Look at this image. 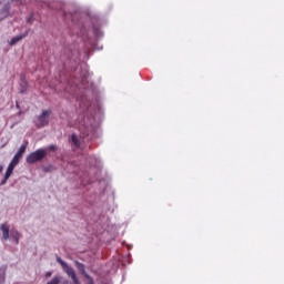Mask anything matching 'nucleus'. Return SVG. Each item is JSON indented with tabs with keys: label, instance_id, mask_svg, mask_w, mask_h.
<instances>
[{
	"label": "nucleus",
	"instance_id": "6ab92c4d",
	"mask_svg": "<svg viewBox=\"0 0 284 284\" xmlns=\"http://www.w3.org/2000/svg\"><path fill=\"white\" fill-rule=\"evenodd\" d=\"M30 21H32V17L28 18V23H30Z\"/></svg>",
	"mask_w": 284,
	"mask_h": 284
},
{
	"label": "nucleus",
	"instance_id": "9b49d317",
	"mask_svg": "<svg viewBox=\"0 0 284 284\" xmlns=\"http://www.w3.org/2000/svg\"><path fill=\"white\" fill-rule=\"evenodd\" d=\"M21 39V37L12 38L11 41L9 42V45H17V43H19Z\"/></svg>",
	"mask_w": 284,
	"mask_h": 284
},
{
	"label": "nucleus",
	"instance_id": "4468645a",
	"mask_svg": "<svg viewBox=\"0 0 284 284\" xmlns=\"http://www.w3.org/2000/svg\"><path fill=\"white\" fill-rule=\"evenodd\" d=\"M1 13L3 14V17H8V7H6L4 10L1 11Z\"/></svg>",
	"mask_w": 284,
	"mask_h": 284
},
{
	"label": "nucleus",
	"instance_id": "7ed1b4c3",
	"mask_svg": "<svg viewBox=\"0 0 284 284\" xmlns=\"http://www.w3.org/2000/svg\"><path fill=\"white\" fill-rule=\"evenodd\" d=\"M52 114V110H43L40 115L34 119V125L37 128H45L50 123V115Z\"/></svg>",
	"mask_w": 284,
	"mask_h": 284
},
{
	"label": "nucleus",
	"instance_id": "a211bd4d",
	"mask_svg": "<svg viewBox=\"0 0 284 284\" xmlns=\"http://www.w3.org/2000/svg\"><path fill=\"white\" fill-rule=\"evenodd\" d=\"M3 172V165L0 164V174Z\"/></svg>",
	"mask_w": 284,
	"mask_h": 284
},
{
	"label": "nucleus",
	"instance_id": "9d476101",
	"mask_svg": "<svg viewBox=\"0 0 284 284\" xmlns=\"http://www.w3.org/2000/svg\"><path fill=\"white\" fill-rule=\"evenodd\" d=\"M17 245H19V239H21V233H19V231H12L11 232Z\"/></svg>",
	"mask_w": 284,
	"mask_h": 284
},
{
	"label": "nucleus",
	"instance_id": "f03ea898",
	"mask_svg": "<svg viewBox=\"0 0 284 284\" xmlns=\"http://www.w3.org/2000/svg\"><path fill=\"white\" fill-rule=\"evenodd\" d=\"M94 130H97V120H94L93 115H84L79 124V131L82 138L79 139L75 134L72 135L73 148L83 152L85 150V136L94 134Z\"/></svg>",
	"mask_w": 284,
	"mask_h": 284
},
{
	"label": "nucleus",
	"instance_id": "20e7f679",
	"mask_svg": "<svg viewBox=\"0 0 284 284\" xmlns=\"http://www.w3.org/2000/svg\"><path fill=\"white\" fill-rule=\"evenodd\" d=\"M48 156V152L44 149H39L27 156V163L31 164L39 161H43Z\"/></svg>",
	"mask_w": 284,
	"mask_h": 284
},
{
	"label": "nucleus",
	"instance_id": "423d86ee",
	"mask_svg": "<svg viewBox=\"0 0 284 284\" xmlns=\"http://www.w3.org/2000/svg\"><path fill=\"white\" fill-rule=\"evenodd\" d=\"M0 230L2 232V241H8L10 239V227L8 224H1Z\"/></svg>",
	"mask_w": 284,
	"mask_h": 284
},
{
	"label": "nucleus",
	"instance_id": "f257e3e1",
	"mask_svg": "<svg viewBox=\"0 0 284 284\" xmlns=\"http://www.w3.org/2000/svg\"><path fill=\"white\" fill-rule=\"evenodd\" d=\"M92 50H97V38L87 37L83 39L82 43L80 44V50L77 52V59L79 63V80L82 88H88V83L90 81V71L88 70V61L90 59V52Z\"/></svg>",
	"mask_w": 284,
	"mask_h": 284
},
{
	"label": "nucleus",
	"instance_id": "0eeeda50",
	"mask_svg": "<svg viewBox=\"0 0 284 284\" xmlns=\"http://www.w3.org/2000/svg\"><path fill=\"white\" fill-rule=\"evenodd\" d=\"M57 262L61 265L62 270L68 274V276H72V268L68 266V264L61 260V257H57Z\"/></svg>",
	"mask_w": 284,
	"mask_h": 284
},
{
	"label": "nucleus",
	"instance_id": "f8f14e48",
	"mask_svg": "<svg viewBox=\"0 0 284 284\" xmlns=\"http://www.w3.org/2000/svg\"><path fill=\"white\" fill-rule=\"evenodd\" d=\"M75 265L80 272H85V266H83V264L75 262Z\"/></svg>",
	"mask_w": 284,
	"mask_h": 284
},
{
	"label": "nucleus",
	"instance_id": "dca6fc26",
	"mask_svg": "<svg viewBox=\"0 0 284 284\" xmlns=\"http://www.w3.org/2000/svg\"><path fill=\"white\" fill-rule=\"evenodd\" d=\"M50 276H52V272L51 271L45 273L44 278H50Z\"/></svg>",
	"mask_w": 284,
	"mask_h": 284
},
{
	"label": "nucleus",
	"instance_id": "f3484780",
	"mask_svg": "<svg viewBox=\"0 0 284 284\" xmlns=\"http://www.w3.org/2000/svg\"><path fill=\"white\" fill-rule=\"evenodd\" d=\"M16 108H17L18 110H21V105H19V102L16 103Z\"/></svg>",
	"mask_w": 284,
	"mask_h": 284
},
{
	"label": "nucleus",
	"instance_id": "1a4fd4ad",
	"mask_svg": "<svg viewBox=\"0 0 284 284\" xmlns=\"http://www.w3.org/2000/svg\"><path fill=\"white\" fill-rule=\"evenodd\" d=\"M28 92V82L22 81L20 84V94H26Z\"/></svg>",
	"mask_w": 284,
	"mask_h": 284
},
{
	"label": "nucleus",
	"instance_id": "ddd939ff",
	"mask_svg": "<svg viewBox=\"0 0 284 284\" xmlns=\"http://www.w3.org/2000/svg\"><path fill=\"white\" fill-rule=\"evenodd\" d=\"M49 152H54L57 150V145L51 144L48 146Z\"/></svg>",
	"mask_w": 284,
	"mask_h": 284
},
{
	"label": "nucleus",
	"instance_id": "2eb2a0df",
	"mask_svg": "<svg viewBox=\"0 0 284 284\" xmlns=\"http://www.w3.org/2000/svg\"><path fill=\"white\" fill-rule=\"evenodd\" d=\"M87 284H94V280H93L92 277L88 276V282H87Z\"/></svg>",
	"mask_w": 284,
	"mask_h": 284
},
{
	"label": "nucleus",
	"instance_id": "39448f33",
	"mask_svg": "<svg viewBox=\"0 0 284 284\" xmlns=\"http://www.w3.org/2000/svg\"><path fill=\"white\" fill-rule=\"evenodd\" d=\"M26 148H27L26 144H22L20 146V149L18 150V152L13 156L12 161L8 165L7 171H9L11 173L14 172V168H17V165H19V159H21V156H23V154L26 153Z\"/></svg>",
	"mask_w": 284,
	"mask_h": 284
},
{
	"label": "nucleus",
	"instance_id": "6e6552de",
	"mask_svg": "<svg viewBox=\"0 0 284 284\" xmlns=\"http://www.w3.org/2000/svg\"><path fill=\"white\" fill-rule=\"evenodd\" d=\"M10 176H12V172L7 170L4 178L0 182V185H6V183H8V179H10Z\"/></svg>",
	"mask_w": 284,
	"mask_h": 284
}]
</instances>
